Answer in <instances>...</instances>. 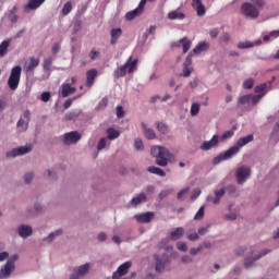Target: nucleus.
<instances>
[{
	"label": "nucleus",
	"mask_w": 279,
	"mask_h": 279,
	"mask_svg": "<svg viewBox=\"0 0 279 279\" xmlns=\"http://www.w3.org/2000/svg\"><path fill=\"white\" fill-rule=\"evenodd\" d=\"M226 195V189L215 190V195L206 196V202L211 203L213 205H219V199Z\"/></svg>",
	"instance_id": "obj_19"
},
{
	"label": "nucleus",
	"mask_w": 279,
	"mask_h": 279,
	"mask_svg": "<svg viewBox=\"0 0 279 279\" xmlns=\"http://www.w3.org/2000/svg\"><path fill=\"white\" fill-rule=\"evenodd\" d=\"M131 262L120 264V266H118V270H114V272L112 274V279H120V277L125 276L126 274H129Z\"/></svg>",
	"instance_id": "obj_15"
},
{
	"label": "nucleus",
	"mask_w": 279,
	"mask_h": 279,
	"mask_svg": "<svg viewBox=\"0 0 279 279\" xmlns=\"http://www.w3.org/2000/svg\"><path fill=\"white\" fill-rule=\"evenodd\" d=\"M10 258V259H7ZM7 260L3 267L0 269V279H10L12 271L15 270V260H17V255L10 256V253H0V263Z\"/></svg>",
	"instance_id": "obj_3"
},
{
	"label": "nucleus",
	"mask_w": 279,
	"mask_h": 279,
	"mask_svg": "<svg viewBox=\"0 0 279 279\" xmlns=\"http://www.w3.org/2000/svg\"><path fill=\"white\" fill-rule=\"evenodd\" d=\"M106 141H108L107 138H101L98 140V145H97V150H104L106 148Z\"/></svg>",
	"instance_id": "obj_55"
},
{
	"label": "nucleus",
	"mask_w": 279,
	"mask_h": 279,
	"mask_svg": "<svg viewBox=\"0 0 279 279\" xmlns=\"http://www.w3.org/2000/svg\"><path fill=\"white\" fill-rule=\"evenodd\" d=\"M154 211H145L142 214L134 215V220H137V223H150L154 220Z\"/></svg>",
	"instance_id": "obj_16"
},
{
	"label": "nucleus",
	"mask_w": 279,
	"mask_h": 279,
	"mask_svg": "<svg viewBox=\"0 0 279 279\" xmlns=\"http://www.w3.org/2000/svg\"><path fill=\"white\" fill-rule=\"evenodd\" d=\"M136 64H138V60L129 57L126 63H123L122 65L118 66V69H114L112 75L114 78H121L125 77L128 74H134V72H136Z\"/></svg>",
	"instance_id": "obj_4"
},
{
	"label": "nucleus",
	"mask_w": 279,
	"mask_h": 279,
	"mask_svg": "<svg viewBox=\"0 0 279 279\" xmlns=\"http://www.w3.org/2000/svg\"><path fill=\"white\" fill-rule=\"evenodd\" d=\"M37 65H40V59L29 58V63H26V65L24 66V71L26 73H32V71H34Z\"/></svg>",
	"instance_id": "obj_29"
},
{
	"label": "nucleus",
	"mask_w": 279,
	"mask_h": 279,
	"mask_svg": "<svg viewBox=\"0 0 279 279\" xmlns=\"http://www.w3.org/2000/svg\"><path fill=\"white\" fill-rule=\"evenodd\" d=\"M250 178V168L248 167H240L236 169V183L242 185L244 181H247Z\"/></svg>",
	"instance_id": "obj_17"
},
{
	"label": "nucleus",
	"mask_w": 279,
	"mask_h": 279,
	"mask_svg": "<svg viewBox=\"0 0 279 279\" xmlns=\"http://www.w3.org/2000/svg\"><path fill=\"white\" fill-rule=\"evenodd\" d=\"M199 196H201V190L195 189L194 191H192V196H191L192 201L197 199V197H199Z\"/></svg>",
	"instance_id": "obj_62"
},
{
	"label": "nucleus",
	"mask_w": 279,
	"mask_h": 279,
	"mask_svg": "<svg viewBox=\"0 0 279 279\" xmlns=\"http://www.w3.org/2000/svg\"><path fill=\"white\" fill-rule=\"evenodd\" d=\"M7 20H10V23H17V15L11 13V14H7Z\"/></svg>",
	"instance_id": "obj_59"
},
{
	"label": "nucleus",
	"mask_w": 279,
	"mask_h": 279,
	"mask_svg": "<svg viewBox=\"0 0 279 279\" xmlns=\"http://www.w3.org/2000/svg\"><path fill=\"white\" fill-rule=\"evenodd\" d=\"M73 93H75V87H72L71 84H62V90L60 92V96H62V98H66Z\"/></svg>",
	"instance_id": "obj_32"
},
{
	"label": "nucleus",
	"mask_w": 279,
	"mask_h": 279,
	"mask_svg": "<svg viewBox=\"0 0 279 279\" xmlns=\"http://www.w3.org/2000/svg\"><path fill=\"white\" fill-rule=\"evenodd\" d=\"M146 0H140V4L136 9L131 10L126 13V21H134L140 14H142V11H144Z\"/></svg>",
	"instance_id": "obj_14"
},
{
	"label": "nucleus",
	"mask_w": 279,
	"mask_h": 279,
	"mask_svg": "<svg viewBox=\"0 0 279 279\" xmlns=\"http://www.w3.org/2000/svg\"><path fill=\"white\" fill-rule=\"evenodd\" d=\"M175 248H179L181 252H186V243L184 242H177L175 243Z\"/></svg>",
	"instance_id": "obj_57"
},
{
	"label": "nucleus",
	"mask_w": 279,
	"mask_h": 279,
	"mask_svg": "<svg viewBox=\"0 0 279 279\" xmlns=\"http://www.w3.org/2000/svg\"><path fill=\"white\" fill-rule=\"evenodd\" d=\"M82 140V134L76 131H71L62 135V144L65 146L75 145Z\"/></svg>",
	"instance_id": "obj_8"
},
{
	"label": "nucleus",
	"mask_w": 279,
	"mask_h": 279,
	"mask_svg": "<svg viewBox=\"0 0 279 279\" xmlns=\"http://www.w3.org/2000/svg\"><path fill=\"white\" fill-rule=\"evenodd\" d=\"M82 31V21H76L73 23V35L78 34Z\"/></svg>",
	"instance_id": "obj_51"
},
{
	"label": "nucleus",
	"mask_w": 279,
	"mask_h": 279,
	"mask_svg": "<svg viewBox=\"0 0 279 279\" xmlns=\"http://www.w3.org/2000/svg\"><path fill=\"white\" fill-rule=\"evenodd\" d=\"M97 75H98L97 70H95V69L87 70V82H86L87 88L93 87L95 77H97Z\"/></svg>",
	"instance_id": "obj_31"
},
{
	"label": "nucleus",
	"mask_w": 279,
	"mask_h": 279,
	"mask_svg": "<svg viewBox=\"0 0 279 279\" xmlns=\"http://www.w3.org/2000/svg\"><path fill=\"white\" fill-rule=\"evenodd\" d=\"M28 153H32V144H26L24 146L13 148V150L7 151V158H15L27 155Z\"/></svg>",
	"instance_id": "obj_9"
},
{
	"label": "nucleus",
	"mask_w": 279,
	"mask_h": 279,
	"mask_svg": "<svg viewBox=\"0 0 279 279\" xmlns=\"http://www.w3.org/2000/svg\"><path fill=\"white\" fill-rule=\"evenodd\" d=\"M218 35L219 31L217 28H211V31H209V37H211V39L217 38Z\"/></svg>",
	"instance_id": "obj_64"
},
{
	"label": "nucleus",
	"mask_w": 279,
	"mask_h": 279,
	"mask_svg": "<svg viewBox=\"0 0 279 279\" xmlns=\"http://www.w3.org/2000/svg\"><path fill=\"white\" fill-rule=\"evenodd\" d=\"M72 10H73L72 3L65 2V4L62 5V16H68V14H71Z\"/></svg>",
	"instance_id": "obj_45"
},
{
	"label": "nucleus",
	"mask_w": 279,
	"mask_h": 279,
	"mask_svg": "<svg viewBox=\"0 0 279 279\" xmlns=\"http://www.w3.org/2000/svg\"><path fill=\"white\" fill-rule=\"evenodd\" d=\"M117 114H118V119H123V117H124V114H125V112L123 111V107H121V106H118L117 107Z\"/></svg>",
	"instance_id": "obj_63"
},
{
	"label": "nucleus",
	"mask_w": 279,
	"mask_h": 279,
	"mask_svg": "<svg viewBox=\"0 0 279 279\" xmlns=\"http://www.w3.org/2000/svg\"><path fill=\"white\" fill-rule=\"evenodd\" d=\"M192 9L195 10L197 16L206 15V7L203 5L201 0H192Z\"/></svg>",
	"instance_id": "obj_22"
},
{
	"label": "nucleus",
	"mask_w": 279,
	"mask_h": 279,
	"mask_svg": "<svg viewBox=\"0 0 279 279\" xmlns=\"http://www.w3.org/2000/svg\"><path fill=\"white\" fill-rule=\"evenodd\" d=\"M270 87H272V82L263 83L256 87H254L253 92L258 94L254 96H265L269 93Z\"/></svg>",
	"instance_id": "obj_20"
},
{
	"label": "nucleus",
	"mask_w": 279,
	"mask_h": 279,
	"mask_svg": "<svg viewBox=\"0 0 279 279\" xmlns=\"http://www.w3.org/2000/svg\"><path fill=\"white\" fill-rule=\"evenodd\" d=\"M141 129H143V134L145 135V138L148 141H154L156 138V133L154 132V129L147 128L145 123L140 124Z\"/></svg>",
	"instance_id": "obj_27"
},
{
	"label": "nucleus",
	"mask_w": 279,
	"mask_h": 279,
	"mask_svg": "<svg viewBox=\"0 0 279 279\" xmlns=\"http://www.w3.org/2000/svg\"><path fill=\"white\" fill-rule=\"evenodd\" d=\"M119 136H120V131L109 128L107 129V138H104V140L114 141V140H118Z\"/></svg>",
	"instance_id": "obj_35"
},
{
	"label": "nucleus",
	"mask_w": 279,
	"mask_h": 279,
	"mask_svg": "<svg viewBox=\"0 0 279 279\" xmlns=\"http://www.w3.org/2000/svg\"><path fill=\"white\" fill-rule=\"evenodd\" d=\"M171 191L170 190H163L159 192V199H165L167 196H170Z\"/></svg>",
	"instance_id": "obj_58"
},
{
	"label": "nucleus",
	"mask_w": 279,
	"mask_h": 279,
	"mask_svg": "<svg viewBox=\"0 0 279 279\" xmlns=\"http://www.w3.org/2000/svg\"><path fill=\"white\" fill-rule=\"evenodd\" d=\"M156 33V26H150L148 31H145L143 37L147 38V36H151Z\"/></svg>",
	"instance_id": "obj_56"
},
{
	"label": "nucleus",
	"mask_w": 279,
	"mask_h": 279,
	"mask_svg": "<svg viewBox=\"0 0 279 279\" xmlns=\"http://www.w3.org/2000/svg\"><path fill=\"white\" fill-rule=\"evenodd\" d=\"M154 259L156 260V265L154 267L156 272H165V267L170 265V257L167 255H154Z\"/></svg>",
	"instance_id": "obj_10"
},
{
	"label": "nucleus",
	"mask_w": 279,
	"mask_h": 279,
	"mask_svg": "<svg viewBox=\"0 0 279 279\" xmlns=\"http://www.w3.org/2000/svg\"><path fill=\"white\" fill-rule=\"evenodd\" d=\"M272 141L278 142L279 141V120L277 123H275V128L272 129Z\"/></svg>",
	"instance_id": "obj_46"
},
{
	"label": "nucleus",
	"mask_w": 279,
	"mask_h": 279,
	"mask_svg": "<svg viewBox=\"0 0 279 279\" xmlns=\"http://www.w3.org/2000/svg\"><path fill=\"white\" fill-rule=\"evenodd\" d=\"M181 236H184V228H175L173 231L170 232V240L177 241L178 239H181Z\"/></svg>",
	"instance_id": "obj_33"
},
{
	"label": "nucleus",
	"mask_w": 279,
	"mask_h": 279,
	"mask_svg": "<svg viewBox=\"0 0 279 279\" xmlns=\"http://www.w3.org/2000/svg\"><path fill=\"white\" fill-rule=\"evenodd\" d=\"M258 46H260V39H256V41H240V44H236V49L245 50Z\"/></svg>",
	"instance_id": "obj_25"
},
{
	"label": "nucleus",
	"mask_w": 279,
	"mask_h": 279,
	"mask_svg": "<svg viewBox=\"0 0 279 279\" xmlns=\"http://www.w3.org/2000/svg\"><path fill=\"white\" fill-rule=\"evenodd\" d=\"M207 50H208V43L201 41V43H197L194 49H192V53L186 54V57L192 54H201L202 52H206Z\"/></svg>",
	"instance_id": "obj_26"
},
{
	"label": "nucleus",
	"mask_w": 279,
	"mask_h": 279,
	"mask_svg": "<svg viewBox=\"0 0 279 279\" xmlns=\"http://www.w3.org/2000/svg\"><path fill=\"white\" fill-rule=\"evenodd\" d=\"M173 47H181V49H183V52L186 53L189 51V48L192 47V41L184 37L181 38L178 44H174Z\"/></svg>",
	"instance_id": "obj_28"
},
{
	"label": "nucleus",
	"mask_w": 279,
	"mask_h": 279,
	"mask_svg": "<svg viewBox=\"0 0 279 279\" xmlns=\"http://www.w3.org/2000/svg\"><path fill=\"white\" fill-rule=\"evenodd\" d=\"M78 114H82L80 110H73L71 112L65 113V121H73L78 118Z\"/></svg>",
	"instance_id": "obj_41"
},
{
	"label": "nucleus",
	"mask_w": 279,
	"mask_h": 279,
	"mask_svg": "<svg viewBox=\"0 0 279 279\" xmlns=\"http://www.w3.org/2000/svg\"><path fill=\"white\" fill-rule=\"evenodd\" d=\"M260 98H264V95L247 94V95L240 97V105L255 106L258 104Z\"/></svg>",
	"instance_id": "obj_12"
},
{
	"label": "nucleus",
	"mask_w": 279,
	"mask_h": 279,
	"mask_svg": "<svg viewBox=\"0 0 279 279\" xmlns=\"http://www.w3.org/2000/svg\"><path fill=\"white\" fill-rule=\"evenodd\" d=\"M148 172H150V174L159 175L160 178H165L166 175L165 170L157 167H148Z\"/></svg>",
	"instance_id": "obj_42"
},
{
	"label": "nucleus",
	"mask_w": 279,
	"mask_h": 279,
	"mask_svg": "<svg viewBox=\"0 0 279 279\" xmlns=\"http://www.w3.org/2000/svg\"><path fill=\"white\" fill-rule=\"evenodd\" d=\"M134 149L137 151L144 150V145H142V140L140 138L134 140Z\"/></svg>",
	"instance_id": "obj_49"
},
{
	"label": "nucleus",
	"mask_w": 279,
	"mask_h": 279,
	"mask_svg": "<svg viewBox=\"0 0 279 279\" xmlns=\"http://www.w3.org/2000/svg\"><path fill=\"white\" fill-rule=\"evenodd\" d=\"M7 48H10V40L1 41L0 44V58L7 56Z\"/></svg>",
	"instance_id": "obj_40"
},
{
	"label": "nucleus",
	"mask_w": 279,
	"mask_h": 279,
	"mask_svg": "<svg viewBox=\"0 0 279 279\" xmlns=\"http://www.w3.org/2000/svg\"><path fill=\"white\" fill-rule=\"evenodd\" d=\"M226 142V140H217V135L211 136V140L207 141V142H203V144H201V150L202 151H208L214 149L215 147H217V145L219 143Z\"/></svg>",
	"instance_id": "obj_13"
},
{
	"label": "nucleus",
	"mask_w": 279,
	"mask_h": 279,
	"mask_svg": "<svg viewBox=\"0 0 279 279\" xmlns=\"http://www.w3.org/2000/svg\"><path fill=\"white\" fill-rule=\"evenodd\" d=\"M150 156L156 158V166L167 167V160L170 159V150H167L165 146L150 147Z\"/></svg>",
	"instance_id": "obj_5"
},
{
	"label": "nucleus",
	"mask_w": 279,
	"mask_h": 279,
	"mask_svg": "<svg viewBox=\"0 0 279 279\" xmlns=\"http://www.w3.org/2000/svg\"><path fill=\"white\" fill-rule=\"evenodd\" d=\"M185 15L180 10H173L168 13V20L170 21H184Z\"/></svg>",
	"instance_id": "obj_30"
},
{
	"label": "nucleus",
	"mask_w": 279,
	"mask_h": 279,
	"mask_svg": "<svg viewBox=\"0 0 279 279\" xmlns=\"http://www.w3.org/2000/svg\"><path fill=\"white\" fill-rule=\"evenodd\" d=\"M231 137H233V130H228L226 132H222L221 136H217L218 141H228Z\"/></svg>",
	"instance_id": "obj_43"
},
{
	"label": "nucleus",
	"mask_w": 279,
	"mask_h": 279,
	"mask_svg": "<svg viewBox=\"0 0 279 279\" xmlns=\"http://www.w3.org/2000/svg\"><path fill=\"white\" fill-rule=\"evenodd\" d=\"M192 74V54L186 56L184 60V69L181 70V77H189Z\"/></svg>",
	"instance_id": "obj_21"
},
{
	"label": "nucleus",
	"mask_w": 279,
	"mask_h": 279,
	"mask_svg": "<svg viewBox=\"0 0 279 279\" xmlns=\"http://www.w3.org/2000/svg\"><path fill=\"white\" fill-rule=\"evenodd\" d=\"M199 112H201V105H198L197 102H192L190 107V116L197 117V113Z\"/></svg>",
	"instance_id": "obj_39"
},
{
	"label": "nucleus",
	"mask_w": 279,
	"mask_h": 279,
	"mask_svg": "<svg viewBox=\"0 0 279 279\" xmlns=\"http://www.w3.org/2000/svg\"><path fill=\"white\" fill-rule=\"evenodd\" d=\"M253 84H254L253 78L244 80V82L242 83V88L251 89V88H253Z\"/></svg>",
	"instance_id": "obj_47"
},
{
	"label": "nucleus",
	"mask_w": 279,
	"mask_h": 279,
	"mask_svg": "<svg viewBox=\"0 0 279 279\" xmlns=\"http://www.w3.org/2000/svg\"><path fill=\"white\" fill-rule=\"evenodd\" d=\"M123 34V31H120V28H112L111 33H109V35H111L112 39L111 41H109V44L114 45L118 44V39L120 38V35Z\"/></svg>",
	"instance_id": "obj_34"
},
{
	"label": "nucleus",
	"mask_w": 279,
	"mask_h": 279,
	"mask_svg": "<svg viewBox=\"0 0 279 279\" xmlns=\"http://www.w3.org/2000/svg\"><path fill=\"white\" fill-rule=\"evenodd\" d=\"M100 58V53L96 51L95 49L89 50V60L95 61Z\"/></svg>",
	"instance_id": "obj_52"
},
{
	"label": "nucleus",
	"mask_w": 279,
	"mask_h": 279,
	"mask_svg": "<svg viewBox=\"0 0 279 279\" xmlns=\"http://www.w3.org/2000/svg\"><path fill=\"white\" fill-rule=\"evenodd\" d=\"M156 131H159L161 135H166L167 132H169V129H167L165 123L156 122Z\"/></svg>",
	"instance_id": "obj_44"
},
{
	"label": "nucleus",
	"mask_w": 279,
	"mask_h": 279,
	"mask_svg": "<svg viewBox=\"0 0 279 279\" xmlns=\"http://www.w3.org/2000/svg\"><path fill=\"white\" fill-rule=\"evenodd\" d=\"M225 219L228 221H234L236 220V214H233V213L226 214Z\"/></svg>",
	"instance_id": "obj_60"
},
{
	"label": "nucleus",
	"mask_w": 279,
	"mask_h": 279,
	"mask_svg": "<svg viewBox=\"0 0 279 279\" xmlns=\"http://www.w3.org/2000/svg\"><path fill=\"white\" fill-rule=\"evenodd\" d=\"M43 3H46V0H29V2H26L24 5V11H34L40 8Z\"/></svg>",
	"instance_id": "obj_23"
},
{
	"label": "nucleus",
	"mask_w": 279,
	"mask_h": 279,
	"mask_svg": "<svg viewBox=\"0 0 279 279\" xmlns=\"http://www.w3.org/2000/svg\"><path fill=\"white\" fill-rule=\"evenodd\" d=\"M186 193H189V187H184V190H181L179 194H177L175 198L179 201H184V198H186Z\"/></svg>",
	"instance_id": "obj_48"
},
{
	"label": "nucleus",
	"mask_w": 279,
	"mask_h": 279,
	"mask_svg": "<svg viewBox=\"0 0 279 279\" xmlns=\"http://www.w3.org/2000/svg\"><path fill=\"white\" fill-rule=\"evenodd\" d=\"M33 179H34V173L26 172V174H24V183L32 184Z\"/></svg>",
	"instance_id": "obj_53"
},
{
	"label": "nucleus",
	"mask_w": 279,
	"mask_h": 279,
	"mask_svg": "<svg viewBox=\"0 0 279 279\" xmlns=\"http://www.w3.org/2000/svg\"><path fill=\"white\" fill-rule=\"evenodd\" d=\"M253 142V135H246L240 140H236V144H233L231 148H228V150L220 153V155H217L215 159L211 160V163L217 166L219 162L231 160L233 156H236L239 154V149H242L245 145Z\"/></svg>",
	"instance_id": "obj_1"
},
{
	"label": "nucleus",
	"mask_w": 279,
	"mask_h": 279,
	"mask_svg": "<svg viewBox=\"0 0 279 279\" xmlns=\"http://www.w3.org/2000/svg\"><path fill=\"white\" fill-rule=\"evenodd\" d=\"M267 254H269V250L264 248V251H262V253H258V255L250 258H244V269L253 268V263L260 259V257L267 256Z\"/></svg>",
	"instance_id": "obj_18"
},
{
	"label": "nucleus",
	"mask_w": 279,
	"mask_h": 279,
	"mask_svg": "<svg viewBox=\"0 0 279 279\" xmlns=\"http://www.w3.org/2000/svg\"><path fill=\"white\" fill-rule=\"evenodd\" d=\"M53 62L52 57H48L46 59H43V71L45 72H51V64Z\"/></svg>",
	"instance_id": "obj_36"
},
{
	"label": "nucleus",
	"mask_w": 279,
	"mask_h": 279,
	"mask_svg": "<svg viewBox=\"0 0 279 279\" xmlns=\"http://www.w3.org/2000/svg\"><path fill=\"white\" fill-rule=\"evenodd\" d=\"M32 121V112L28 110H24V113L21 114V118L17 119L15 126L17 128V132H26L28 129V122Z\"/></svg>",
	"instance_id": "obj_7"
},
{
	"label": "nucleus",
	"mask_w": 279,
	"mask_h": 279,
	"mask_svg": "<svg viewBox=\"0 0 279 279\" xmlns=\"http://www.w3.org/2000/svg\"><path fill=\"white\" fill-rule=\"evenodd\" d=\"M17 236H21V239L32 236V227L26 225H21V227H17Z\"/></svg>",
	"instance_id": "obj_24"
},
{
	"label": "nucleus",
	"mask_w": 279,
	"mask_h": 279,
	"mask_svg": "<svg viewBox=\"0 0 279 279\" xmlns=\"http://www.w3.org/2000/svg\"><path fill=\"white\" fill-rule=\"evenodd\" d=\"M62 235V229L57 230L54 232L48 233V236H46L45 239H43V241L51 243L53 241V239H56L57 236Z\"/></svg>",
	"instance_id": "obj_38"
},
{
	"label": "nucleus",
	"mask_w": 279,
	"mask_h": 279,
	"mask_svg": "<svg viewBox=\"0 0 279 279\" xmlns=\"http://www.w3.org/2000/svg\"><path fill=\"white\" fill-rule=\"evenodd\" d=\"M145 202V193H140L134 198H131V206H137Z\"/></svg>",
	"instance_id": "obj_37"
},
{
	"label": "nucleus",
	"mask_w": 279,
	"mask_h": 279,
	"mask_svg": "<svg viewBox=\"0 0 279 279\" xmlns=\"http://www.w3.org/2000/svg\"><path fill=\"white\" fill-rule=\"evenodd\" d=\"M48 100H51V93L43 92V94H40V101L48 102Z\"/></svg>",
	"instance_id": "obj_50"
},
{
	"label": "nucleus",
	"mask_w": 279,
	"mask_h": 279,
	"mask_svg": "<svg viewBox=\"0 0 279 279\" xmlns=\"http://www.w3.org/2000/svg\"><path fill=\"white\" fill-rule=\"evenodd\" d=\"M89 272V263H84V265L73 267V275L70 279H82Z\"/></svg>",
	"instance_id": "obj_11"
},
{
	"label": "nucleus",
	"mask_w": 279,
	"mask_h": 279,
	"mask_svg": "<svg viewBox=\"0 0 279 279\" xmlns=\"http://www.w3.org/2000/svg\"><path fill=\"white\" fill-rule=\"evenodd\" d=\"M59 49H61V46H59V44H54L51 46V54L57 56V53H59Z\"/></svg>",
	"instance_id": "obj_61"
},
{
	"label": "nucleus",
	"mask_w": 279,
	"mask_h": 279,
	"mask_svg": "<svg viewBox=\"0 0 279 279\" xmlns=\"http://www.w3.org/2000/svg\"><path fill=\"white\" fill-rule=\"evenodd\" d=\"M21 66L15 65L13 69L10 70V77L7 78V87L10 88V90H16L17 84L21 83Z\"/></svg>",
	"instance_id": "obj_6"
},
{
	"label": "nucleus",
	"mask_w": 279,
	"mask_h": 279,
	"mask_svg": "<svg viewBox=\"0 0 279 279\" xmlns=\"http://www.w3.org/2000/svg\"><path fill=\"white\" fill-rule=\"evenodd\" d=\"M260 8H264V0H251V2L242 3L240 12L246 19H258Z\"/></svg>",
	"instance_id": "obj_2"
},
{
	"label": "nucleus",
	"mask_w": 279,
	"mask_h": 279,
	"mask_svg": "<svg viewBox=\"0 0 279 279\" xmlns=\"http://www.w3.org/2000/svg\"><path fill=\"white\" fill-rule=\"evenodd\" d=\"M203 214H204V207L201 206V208L197 209V213H195L194 220H195V221L202 220V219H203Z\"/></svg>",
	"instance_id": "obj_54"
}]
</instances>
